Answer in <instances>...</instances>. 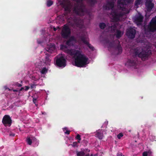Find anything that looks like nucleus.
<instances>
[{
	"label": "nucleus",
	"instance_id": "obj_7",
	"mask_svg": "<svg viewBox=\"0 0 156 156\" xmlns=\"http://www.w3.org/2000/svg\"><path fill=\"white\" fill-rule=\"evenodd\" d=\"M55 64L59 67H65L66 65V60L62 56L57 57L56 58Z\"/></svg>",
	"mask_w": 156,
	"mask_h": 156
},
{
	"label": "nucleus",
	"instance_id": "obj_8",
	"mask_svg": "<svg viewBox=\"0 0 156 156\" xmlns=\"http://www.w3.org/2000/svg\"><path fill=\"white\" fill-rule=\"evenodd\" d=\"M2 122L4 125L5 126L10 127L12 124V120L9 115H5L3 117Z\"/></svg>",
	"mask_w": 156,
	"mask_h": 156
},
{
	"label": "nucleus",
	"instance_id": "obj_52",
	"mask_svg": "<svg viewBox=\"0 0 156 156\" xmlns=\"http://www.w3.org/2000/svg\"><path fill=\"white\" fill-rule=\"evenodd\" d=\"M120 156H122V154L121 153L120 154Z\"/></svg>",
	"mask_w": 156,
	"mask_h": 156
},
{
	"label": "nucleus",
	"instance_id": "obj_22",
	"mask_svg": "<svg viewBox=\"0 0 156 156\" xmlns=\"http://www.w3.org/2000/svg\"><path fill=\"white\" fill-rule=\"evenodd\" d=\"M96 136L98 137L99 139L101 140L102 139L103 137V133L101 132H98L96 134Z\"/></svg>",
	"mask_w": 156,
	"mask_h": 156
},
{
	"label": "nucleus",
	"instance_id": "obj_47",
	"mask_svg": "<svg viewBox=\"0 0 156 156\" xmlns=\"http://www.w3.org/2000/svg\"><path fill=\"white\" fill-rule=\"evenodd\" d=\"M13 91L14 92H18L19 91L18 90H13Z\"/></svg>",
	"mask_w": 156,
	"mask_h": 156
},
{
	"label": "nucleus",
	"instance_id": "obj_21",
	"mask_svg": "<svg viewBox=\"0 0 156 156\" xmlns=\"http://www.w3.org/2000/svg\"><path fill=\"white\" fill-rule=\"evenodd\" d=\"M75 40V37L73 36H71L66 42V44L67 45L69 46L71 45V42Z\"/></svg>",
	"mask_w": 156,
	"mask_h": 156
},
{
	"label": "nucleus",
	"instance_id": "obj_1",
	"mask_svg": "<svg viewBox=\"0 0 156 156\" xmlns=\"http://www.w3.org/2000/svg\"><path fill=\"white\" fill-rule=\"evenodd\" d=\"M65 52L72 56L74 59L75 66L78 67H83L87 64L88 58L85 55L82 54L80 50L67 49Z\"/></svg>",
	"mask_w": 156,
	"mask_h": 156
},
{
	"label": "nucleus",
	"instance_id": "obj_38",
	"mask_svg": "<svg viewBox=\"0 0 156 156\" xmlns=\"http://www.w3.org/2000/svg\"><path fill=\"white\" fill-rule=\"evenodd\" d=\"M77 142H74L72 144L73 147H75L77 146Z\"/></svg>",
	"mask_w": 156,
	"mask_h": 156
},
{
	"label": "nucleus",
	"instance_id": "obj_14",
	"mask_svg": "<svg viewBox=\"0 0 156 156\" xmlns=\"http://www.w3.org/2000/svg\"><path fill=\"white\" fill-rule=\"evenodd\" d=\"M126 5L124 0H118V7L119 9L125 11L126 9L125 5Z\"/></svg>",
	"mask_w": 156,
	"mask_h": 156
},
{
	"label": "nucleus",
	"instance_id": "obj_49",
	"mask_svg": "<svg viewBox=\"0 0 156 156\" xmlns=\"http://www.w3.org/2000/svg\"><path fill=\"white\" fill-rule=\"evenodd\" d=\"M42 114L45 115L46 114V113L45 112H42Z\"/></svg>",
	"mask_w": 156,
	"mask_h": 156
},
{
	"label": "nucleus",
	"instance_id": "obj_26",
	"mask_svg": "<svg viewBox=\"0 0 156 156\" xmlns=\"http://www.w3.org/2000/svg\"><path fill=\"white\" fill-rule=\"evenodd\" d=\"M116 37L118 38H119L122 36L121 32L119 30H117L116 32Z\"/></svg>",
	"mask_w": 156,
	"mask_h": 156
},
{
	"label": "nucleus",
	"instance_id": "obj_54",
	"mask_svg": "<svg viewBox=\"0 0 156 156\" xmlns=\"http://www.w3.org/2000/svg\"><path fill=\"white\" fill-rule=\"evenodd\" d=\"M53 48V49H55V47H54Z\"/></svg>",
	"mask_w": 156,
	"mask_h": 156
},
{
	"label": "nucleus",
	"instance_id": "obj_10",
	"mask_svg": "<svg viewBox=\"0 0 156 156\" xmlns=\"http://www.w3.org/2000/svg\"><path fill=\"white\" fill-rule=\"evenodd\" d=\"M90 150L87 148H82L81 151L77 152V156H92V154H90Z\"/></svg>",
	"mask_w": 156,
	"mask_h": 156
},
{
	"label": "nucleus",
	"instance_id": "obj_44",
	"mask_svg": "<svg viewBox=\"0 0 156 156\" xmlns=\"http://www.w3.org/2000/svg\"><path fill=\"white\" fill-rule=\"evenodd\" d=\"M24 89V88L23 87H22L19 90V91L20 92L21 91H22Z\"/></svg>",
	"mask_w": 156,
	"mask_h": 156
},
{
	"label": "nucleus",
	"instance_id": "obj_32",
	"mask_svg": "<svg viewBox=\"0 0 156 156\" xmlns=\"http://www.w3.org/2000/svg\"><path fill=\"white\" fill-rule=\"evenodd\" d=\"M75 138L78 140V143H80V141L81 140V138H80V136L79 134H77L76 136L75 137Z\"/></svg>",
	"mask_w": 156,
	"mask_h": 156
},
{
	"label": "nucleus",
	"instance_id": "obj_3",
	"mask_svg": "<svg viewBox=\"0 0 156 156\" xmlns=\"http://www.w3.org/2000/svg\"><path fill=\"white\" fill-rule=\"evenodd\" d=\"M151 54V51L147 50H142L140 52H139L138 50H136L134 53L135 57L138 56L141 58L143 60H145L147 59L149 55Z\"/></svg>",
	"mask_w": 156,
	"mask_h": 156
},
{
	"label": "nucleus",
	"instance_id": "obj_50",
	"mask_svg": "<svg viewBox=\"0 0 156 156\" xmlns=\"http://www.w3.org/2000/svg\"><path fill=\"white\" fill-rule=\"evenodd\" d=\"M111 1H113L114 2H115V0H111Z\"/></svg>",
	"mask_w": 156,
	"mask_h": 156
},
{
	"label": "nucleus",
	"instance_id": "obj_41",
	"mask_svg": "<svg viewBox=\"0 0 156 156\" xmlns=\"http://www.w3.org/2000/svg\"><path fill=\"white\" fill-rule=\"evenodd\" d=\"M9 135L10 136H15V134L13 133H10Z\"/></svg>",
	"mask_w": 156,
	"mask_h": 156
},
{
	"label": "nucleus",
	"instance_id": "obj_25",
	"mask_svg": "<svg viewBox=\"0 0 156 156\" xmlns=\"http://www.w3.org/2000/svg\"><path fill=\"white\" fill-rule=\"evenodd\" d=\"M40 70V73L41 74H44L46 73L47 72L48 70V69L45 67H43Z\"/></svg>",
	"mask_w": 156,
	"mask_h": 156
},
{
	"label": "nucleus",
	"instance_id": "obj_19",
	"mask_svg": "<svg viewBox=\"0 0 156 156\" xmlns=\"http://www.w3.org/2000/svg\"><path fill=\"white\" fill-rule=\"evenodd\" d=\"M46 56L44 62L45 64L48 65L49 64L51 60L50 59L49 57L50 55L46 53L45 54Z\"/></svg>",
	"mask_w": 156,
	"mask_h": 156
},
{
	"label": "nucleus",
	"instance_id": "obj_23",
	"mask_svg": "<svg viewBox=\"0 0 156 156\" xmlns=\"http://www.w3.org/2000/svg\"><path fill=\"white\" fill-rule=\"evenodd\" d=\"M45 64V63L44 62H40L37 66V68L39 69L40 70L41 69L44 67L43 66Z\"/></svg>",
	"mask_w": 156,
	"mask_h": 156
},
{
	"label": "nucleus",
	"instance_id": "obj_40",
	"mask_svg": "<svg viewBox=\"0 0 156 156\" xmlns=\"http://www.w3.org/2000/svg\"><path fill=\"white\" fill-rule=\"evenodd\" d=\"M25 91L28 90L30 88V87L28 86H25Z\"/></svg>",
	"mask_w": 156,
	"mask_h": 156
},
{
	"label": "nucleus",
	"instance_id": "obj_29",
	"mask_svg": "<svg viewBox=\"0 0 156 156\" xmlns=\"http://www.w3.org/2000/svg\"><path fill=\"white\" fill-rule=\"evenodd\" d=\"M88 47L89 49L92 51H93L94 49V48L92 45H91L89 42L86 44Z\"/></svg>",
	"mask_w": 156,
	"mask_h": 156
},
{
	"label": "nucleus",
	"instance_id": "obj_5",
	"mask_svg": "<svg viewBox=\"0 0 156 156\" xmlns=\"http://www.w3.org/2000/svg\"><path fill=\"white\" fill-rule=\"evenodd\" d=\"M70 20L68 21L69 25L73 27L75 26L78 27L81 23V19L76 16H72Z\"/></svg>",
	"mask_w": 156,
	"mask_h": 156
},
{
	"label": "nucleus",
	"instance_id": "obj_27",
	"mask_svg": "<svg viewBox=\"0 0 156 156\" xmlns=\"http://www.w3.org/2000/svg\"><path fill=\"white\" fill-rule=\"evenodd\" d=\"M99 27L101 29H104L106 27V25L104 23H99Z\"/></svg>",
	"mask_w": 156,
	"mask_h": 156
},
{
	"label": "nucleus",
	"instance_id": "obj_34",
	"mask_svg": "<svg viewBox=\"0 0 156 156\" xmlns=\"http://www.w3.org/2000/svg\"><path fill=\"white\" fill-rule=\"evenodd\" d=\"M123 136V134L122 133H119L117 136V138L119 139H120L121 137Z\"/></svg>",
	"mask_w": 156,
	"mask_h": 156
},
{
	"label": "nucleus",
	"instance_id": "obj_31",
	"mask_svg": "<svg viewBox=\"0 0 156 156\" xmlns=\"http://www.w3.org/2000/svg\"><path fill=\"white\" fill-rule=\"evenodd\" d=\"M53 4V2L51 0H48L47 2V6L48 7H50Z\"/></svg>",
	"mask_w": 156,
	"mask_h": 156
},
{
	"label": "nucleus",
	"instance_id": "obj_55",
	"mask_svg": "<svg viewBox=\"0 0 156 156\" xmlns=\"http://www.w3.org/2000/svg\"><path fill=\"white\" fill-rule=\"evenodd\" d=\"M9 90H10V89H9Z\"/></svg>",
	"mask_w": 156,
	"mask_h": 156
},
{
	"label": "nucleus",
	"instance_id": "obj_24",
	"mask_svg": "<svg viewBox=\"0 0 156 156\" xmlns=\"http://www.w3.org/2000/svg\"><path fill=\"white\" fill-rule=\"evenodd\" d=\"M116 49L118 50V54H121L122 52V47L119 44L117 45L116 47Z\"/></svg>",
	"mask_w": 156,
	"mask_h": 156
},
{
	"label": "nucleus",
	"instance_id": "obj_33",
	"mask_svg": "<svg viewBox=\"0 0 156 156\" xmlns=\"http://www.w3.org/2000/svg\"><path fill=\"white\" fill-rule=\"evenodd\" d=\"M142 0H136L135 3V5L137 6L140 5Z\"/></svg>",
	"mask_w": 156,
	"mask_h": 156
},
{
	"label": "nucleus",
	"instance_id": "obj_53",
	"mask_svg": "<svg viewBox=\"0 0 156 156\" xmlns=\"http://www.w3.org/2000/svg\"><path fill=\"white\" fill-rule=\"evenodd\" d=\"M120 156H122V154L121 153L120 154Z\"/></svg>",
	"mask_w": 156,
	"mask_h": 156
},
{
	"label": "nucleus",
	"instance_id": "obj_30",
	"mask_svg": "<svg viewBox=\"0 0 156 156\" xmlns=\"http://www.w3.org/2000/svg\"><path fill=\"white\" fill-rule=\"evenodd\" d=\"M64 8L65 11L68 12H70V9L69 6L66 5L64 6Z\"/></svg>",
	"mask_w": 156,
	"mask_h": 156
},
{
	"label": "nucleus",
	"instance_id": "obj_15",
	"mask_svg": "<svg viewBox=\"0 0 156 156\" xmlns=\"http://www.w3.org/2000/svg\"><path fill=\"white\" fill-rule=\"evenodd\" d=\"M136 64V61L133 58L128 59L125 65L127 66H135Z\"/></svg>",
	"mask_w": 156,
	"mask_h": 156
},
{
	"label": "nucleus",
	"instance_id": "obj_48",
	"mask_svg": "<svg viewBox=\"0 0 156 156\" xmlns=\"http://www.w3.org/2000/svg\"><path fill=\"white\" fill-rule=\"evenodd\" d=\"M53 30L54 31H56L57 30V29L55 27H54Z\"/></svg>",
	"mask_w": 156,
	"mask_h": 156
},
{
	"label": "nucleus",
	"instance_id": "obj_46",
	"mask_svg": "<svg viewBox=\"0 0 156 156\" xmlns=\"http://www.w3.org/2000/svg\"><path fill=\"white\" fill-rule=\"evenodd\" d=\"M155 20L153 22V23H156V18H154Z\"/></svg>",
	"mask_w": 156,
	"mask_h": 156
},
{
	"label": "nucleus",
	"instance_id": "obj_28",
	"mask_svg": "<svg viewBox=\"0 0 156 156\" xmlns=\"http://www.w3.org/2000/svg\"><path fill=\"white\" fill-rule=\"evenodd\" d=\"M97 0H89V3L91 5H94L97 2Z\"/></svg>",
	"mask_w": 156,
	"mask_h": 156
},
{
	"label": "nucleus",
	"instance_id": "obj_36",
	"mask_svg": "<svg viewBox=\"0 0 156 156\" xmlns=\"http://www.w3.org/2000/svg\"><path fill=\"white\" fill-rule=\"evenodd\" d=\"M14 85L15 86L17 87H21L22 86V85L21 84L19 83L18 82H16L14 84Z\"/></svg>",
	"mask_w": 156,
	"mask_h": 156
},
{
	"label": "nucleus",
	"instance_id": "obj_45",
	"mask_svg": "<svg viewBox=\"0 0 156 156\" xmlns=\"http://www.w3.org/2000/svg\"><path fill=\"white\" fill-rule=\"evenodd\" d=\"M47 51L48 52H50L51 53L52 52V50H51V49L50 48H49V49H48Z\"/></svg>",
	"mask_w": 156,
	"mask_h": 156
},
{
	"label": "nucleus",
	"instance_id": "obj_2",
	"mask_svg": "<svg viewBox=\"0 0 156 156\" xmlns=\"http://www.w3.org/2000/svg\"><path fill=\"white\" fill-rule=\"evenodd\" d=\"M77 4L74 7L73 12L77 15L82 16L87 12L85 6L83 3V0H75Z\"/></svg>",
	"mask_w": 156,
	"mask_h": 156
},
{
	"label": "nucleus",
	"instance_id": "obj_9",
	"mask_svg": "<svg viewBox=\"0 0 156 156\" xmlns=\"http://www.w3.org/2000/svg\"><path fill=\"white\" fill-rule=\"evenodd\" d=\"M136 30L133 28H130L126 31V35L129 38L133 39L135 37Z\"/></svg>",
	"mask_w": 156,
	"mask_h": 156
},
{
	"label": "nucleus",
	"instance_id": "obj_11",
	"mask_svg": "<svg viewBox=\"0 0 156 156\" xmlns=\"http://www.w3.org/2000/svg\"><path fill=\"white\" fill-rule=\"evenodd\" d=\"M154 20V19L153 18L148 26L147 29L149 32H154L156 31V23H153V22Z\"/></svg>",
	"mask_w": 156,
	"mask_h": 156
},
{
	"label": "nucleus",
	"instance_id": "obj_51",
	"mask_svg": "<svg viewBox=\"0 0 156 156\" xmlns=\"http://www.w3.org/2000/svg\"><path fill=\"white\" fill-rule=\"evenodd\" d=\"M127 1H128V2H129L130 1V0H127Z\"/></svg>",
	"mask_w": 156,
	"mask_h": 156
},
{
	"label": "nucleus",
	"instance_id": "obj_39",
	"mask_svg": "<svg viewBox=\"0 0 156 156\" xmlns=\"http://www.w3.org/2000/svg\"><path fill=\"white\" fill-rule=\"evenodd\" d=\"M147 152H144L143 153V156H147Z\"/></svg>",
	"mask_w": 156,
	"mask_h": 156
},
{
	"label": "nucleus",
	"instance_id": "obj_43",
	"mask_svg": "<svg viewBox=\"0 0 156 156\" xmlns=\"http://www.w3.org/2000/svg\"><path fill=\"white\" fill-rule=\"evenodd\" d=\"M35 86V85L34 84H30V87L31 89H33L34 88V87Z\"/></svg>",
	"mask_w": 156,
	"mask_h": 156
},
{
	"label": "nucleus",
	"instance_id": "obj_35",
	"mask_svg": "<svg viewBox=\"0 0 156 156\" xmlns=\"http://www.w3.org/2000/svg\"><path fill=\"white\" fill-rule=\"evenodd\" d=\"M109 47L112 48H114L115 47V44L113 42H111L109 44Z\"/></svg>",
	"mask_w": 156,
	"mask_h": 156
},
{
	"label": "nucleus",
	"instance_id": "obj_12",
	"mask_svg": "<svg viewBox=\"0 0 156 156\" xmlns=\"http://www.w3.org/2000/svg\"><path fill=\"white\" fill-rule=\"evenodd\" d=\"M115 2L113 1H108L105 5L103 6V8L106 10L112 9L114 6Z\"/></svg>",
	"mask_w": 156,
	"mask_h": 156
},
{
	"label": "nucleus",
	"instance_id": "obj_42",
	"mask_svg": "<svg viewBox=\"0 0 156 156\" xmlns=\"http://www.w3.org/2000/svg\"><path fill=\"white\" fill-rule=\"evenodd\" d=\"M36 101H37V99L36 98H33V101L34 103V104L36 103Z\"/></svg>",
	"mask_w": 156,
	"mask_h": 156
},
{
	"label": "nucleus",
	"instance_id": "obj_37",
	"mask_svg": "<svg viewBox=\"0 0 156 156\" xmlns=\"http://www.w3.org/2000/svg\"><path fill=\"white\" fill-rule=\"evenodd\" d=\"M64 129L66 130V131L65 132V133L67 134H69L70 132V131L67 130L66 128H65Z\"/></svg>",
	"mask_w": 156,
	"mask_h": 156
},
{
	"label": "nucleus",
	"instance_id": "obj_13",
	"mask_svg": "<svg viewBox=\"0 0 156 156\" xmlns=\"http://www.w3.org/2000/svg\"><path fill=\"white\" fill-rule=\"evenodd\" d=\"M145 5L148 12H150L154 7V5L152 3L151 0H146Z\"/></svg>",
	"mask_w": 156,
	"mask_h": 156
},
{
	"label": "nucleus",
	"instance_id": "obj_6",
	"mask_svg": "<svg viewBox=\"0 0 156 156\" xmlns=\"http://www.w3.org/2000/svg\"><path fill=\"white\" fill-rule=\"evenodd\" d=\"M71 34V30L69 26L67 24L64 25L62 27L61 32L62 37L66 39L70 36Z\"/></svg>",
	"mask_w": 156,
	"mask_h": 156
},
{
	"label": "nucleus",
	"instance_id": "obj_18",
	"mask_svg": "<svg viewBox=\"0 0 156 156\" xmlns=\"http://www.w3.org/2000/svg\"><path fill=\"white\" fill-rule=\"evenodd\" d=\"M37 141V140L34 137H28L27 136L26 138V141L27 143L29 145H31L32 142H36Z\"/></svg>",
	"mask_w": 156,
	"mask_h": 156
},
{
	"label": "nucleus",
	"instance_id": "obj_16",
	"mask_svg": "<svg viewBox=\"0 0 156 156\" xmlns=\"http://www.w3.org/2000/svg\"><path fill=\"white\" fill-rule=\"evenodd\" d=\"M108 29L110 30L111 32L114 33L117 27V24L114 23H112L111 24H108L107 25Z\"/></svg>",
	"mask_w": 156,
	"mask_h": 156
},
{
	"label": "nucleus",
	"instance_id": "obj_20",
	"mask_svg": "<svg viewBox=\"0 0 156 156\" xmlns=\"http://www.w3.org/2000/svg\"><path fill=\"white\" fill-rule=\"evenodd\" d=\"M79 38L80 40L83 42L85 44H86L88 42L87 40L88 39L85 36H81Z\"/></svg>",
	"mask_w": 156,
	"mask_h": 156
},
{
	"label": "nucleus",
	"instance_id": "obj_17",
	"mask_svg": "<svg viewBox=\"0 0 156 156\" xmlns=\"http://www.w3.org/2000/svg\"><path fill=\"white\" fill-rule=\"evenodd\" d=\"M144 19V17L141 14L136 16L135 19V21L137 24H140L142 22Z\"/></svg>",
	"mask_w": 156,
	"mask_h": 156
},
{
	"label": "nucleus",
	"instance_id": "obj_4",
	"mask_svg": "<svg viewBox=\"0 0 156 156\" xmlns=\"http://www.w3.org/2000/svg\"><path fill=\"white\" fill-rule=\"evenodd\" d=\"M111 14L112 18V20L114 22H118L120 20V19L125 15V13L122 12L114 10L111 12Z\"/></svg>",
	"mask_w": 156,
	"mask_h": 156
}]
</instances>
